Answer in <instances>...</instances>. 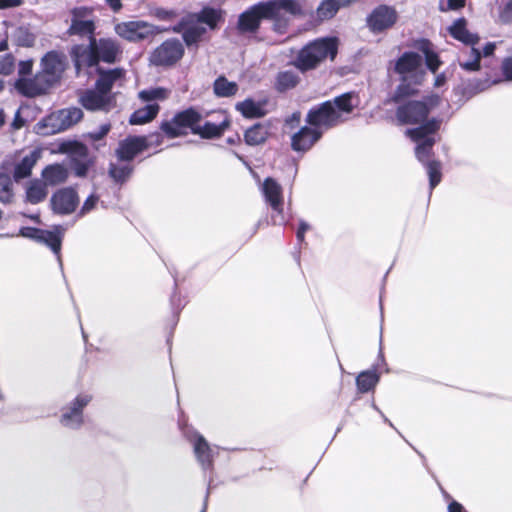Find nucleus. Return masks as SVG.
<instances>
[{"mask_svg":"<svg viewBox=\"0 0 512 512\" xmlns=\"http://www.w3.org/2000/svg\"><path fill=\"white\" fill-rule=\"evenodd\" d=\"M15 58L11 53H7L0 57V74L9 75L13 72Z\"/></svg>","mask_w":512,"mask_h":512,"instance_id":"obj_50","label":"nucleus"},{"mask_svg":"<svg viewBox=\"0 0 512 512\" xmlns=\"http://www.w3.org/2000/svg\"><path fill=\"white\" fill-rule=\"evenodd\" d=\"M111 125L109 123L102 124L97 130L88 133V137L93 141L102 140L110 131Z\"/></svg>","mask_w":512,"mask_h":512,"instance_id":"obj_54","label":"nucleus"},{"mask_svg":"<svg viewBox=\"0 0 512 512\" xmlns=\"http://www.w3.org/2000/svg\"><path fill=\"white\" fill-rule=\"evenodd\" d=\"M262 191L274 212L271 216L273 225H284L282 187L275 179L267 177L263 182Z\"/></svg>","mask_w":512,"mask_h":512,"instance_id":"obj_17","label":"nucleus"},{"mask_svg":"<svg viewBox=\"0 0 512 512\" xmlns=\"http://www.w3.org/2000/svg\"><path fill=\"white\" fill-rule=\"evenodd\" d=\"M268 13H271L270 7H265L263 1L250 6L238 17V31L240 33L257 32L263 19H271Z\"/></svg>","mask_w":512,"mask_h":512,"instance_id":"obj_15","label":"nucleus"},{"mask_svg":"<svg viewBox=\"0 0 512 512\" xmlns=\"http://www.w3.org/2000/svg\"><path fill=\"white\" fill-rule=\"evenodd\" d=\"M385 364L384 355L380 348L377 362L371 369L360 372L356 377L357 390L360 393L373 391L380 381V373L377 371L380 365Z\"/></svg>","mask_w":512,"mask_h":512,"instance_id":"obj_21","label":"nucleus"},{"mask_svg":"<svg viewBox=\"0 0 512 512\" xmlns=\"http://www.w3.org/2000/svg\"><path fill=\"white\" fill-rule=\"evenodd\" d=\"M133 173L134 166L130 163H109L108 176L119 188L124 186L130 180Z\"/></svg>","mask_w":512,"mask_h":512,"instance_id":"obj_30","label":"nucleus"},{"mask_svg":"<svg viewBox=\"0 0 512 512\" xmlns=\"http://www.w3.org/2000/svg\"><path fill=\"white\" fill-rule=\"evenodd\" d=\"M440 101L438 95L427 96L421 101H409L397 108L396 118L401 124H423L427 122L430 111L438 106Z\"/></svg>","mask_w":512,"mask_h":512,"instance_id":"obj_7","label":"nucleus"},{"mask_svg":"<svg viewBox=\"0 0 512 512\" xmlns=\"http://www.w3.org/2000/svg\"><path fill=\"white\" fill-rule=\"evenodd\" d=\"M96 25L94 20H71V24L67 29V34L69 36H88L90 40L92 37H95Z\"/></svg>","mask_w":512,"mask_h":512,"instance_id":"obj_39","label":"nucleus"},{"mask_svg":"<svg viewBox=\"0 0 512 512\" xmlns=\"http://www.w3.org/2000/svg\"><path fill=\"white\" fill-rule=\"evenodd\" d=\"M58 152L67 155V168L78 178H86L96 162L95 157L90 155L88 147L78 140L60 142Z\"/></svg>","mask_w":512,"mask_h":512,"instance_id":"obj_3","label":"nucleus"},{"mask_svg":"<svg viewBox=\"0 0 512 512\" xmlns=\"http://www.w3.org/2000/svg\"><path fill=\"white\" fill-rule=\"evenodd\" d=\"M416 48L424 54L428 69L435 73L441 62L438 55L432 50L431 42L427 39H421L416 43Z\"/></svg>","mask_w":512,"mask_h":512,"instance_id":"obj_40","label":"nucleus"},{"mask_svg":"<svg viewBox=\"0 0 512 512\" xmlns=\"http://www.w3.org/2000/svg\"><path fill=\"white\" fill-rule=\"evenodd\" d=\"M43 234V229L36 227H21L18 235L33 241L38 242L40 235Z\"/></svg>","mask_w":512,"mask_h":512,"instance_id":"obj_51","label":"nucleus"},{"mask_svg":"<svg viewBox=\"0 0 512 512\" xmlns=\"http://www.w3.org/2000/svg\"><path fill=\"white\" fill-rule=\"evenodd\" d=\"M320 64V37L303 46L296 57L289 62L300 72L305 73L315 69Z\"/></svg>","mask_w":512,"mask_h":512,"instance_id":"obj_18","label":"nucleus"},{"mask_svg":"<svg viewBox=\"0 0 512 512\" xmlns=\"http://www.w3.org/2000/svg\"><path fill=\"white\" fill-rule=\"evenodd\" d=\"M197 21L209 26L210 29H215L220 21H223L222 11L212 7H204L196 14Z\"/></svg>","mask_w":512,"mask_h":512,"instance_id":"obj_42","label":"nucleus"},{"mask_svg":"<svg viewBox=\"0 0 512 512\" xmlns=\"http://www.w3.org/2000/svg\"><path fill=\"white\" fill-rule=\"evenodd\" d=\"M183 433L186 439L193 446L195 458L203 471L204 477L207 478L208 476L207 490H210V485L213 480L214 458L218 453L209 444L205 437L193 428L187 427Z\"/></svg>","mask_w":512,"mask_h":512,"instance_id":"obj_5","label":"nucleus"},{"mask_svg":"<svg viewBox=\"0 0 512 512\" xmlns=\"http://www.w3.org/2000/svg\"><path fill=\"white\" fill-rule=\"evenodd\" d=\"M122 54V46L112 38L92 37L88 45L76 44L70 50V57L77 75L80 74L84 66L100 67V62L115 64L121 60Z\"/></svg>","mask_w":512,"mask_h":512,"instance_id":"obj_2","label":"nucleus"},{"mask_svg":"<svg viewBox=\"0 0 512 512\" xmlns=\"http://www.w3.org/2000/svg\"><path fill=\"white\" fill-rule=\"evenodd\" d=\"M500 18L505 23L512 21V1L504 5L500 12Z\"/></svg>","mask_w":512,"mask_h":512,"instance_id":"obj_59","label":"nucleus"},{"mask_svg":"<svg viewBox=\"0 0 512 512\" xmlns=\"http://www.w3.org/2000/svg\"><path fill=\"white\" fill-rule=\"evenodd\" d=\"M235 109L247 119L261 118L266 113L263 104L252 98H246L244 101L238 102Z\"/></svg>","mask_w":512,"mask_h":512,"instance_id":"obj_36","label":"nucleus"},{"mask_svg":"<svg viewBox=\"0 0 512 512\" xmlns=\"http://www.w3.org/2000/svg\"><path fill=\"white\" fill-rule=\"evenodd\" d=\"M78 107H68L51 112L35 125V132L42 136L54 135L68 130L83 118Z\"/></svg>","mask_w":512,"mask_h":512,"instance_id":"obj_4","label":"nucleus"},{"mask_svg":"<svg viewBox=\"0 0 512 512\" xmlns=\"http://www.w3.org/2000/svg\"><path fill=\"white\" fill-rule=\"evenodd\" d=\"M300 82L299 75L291 70L279 71L275 77L274 89L279 93H285L294 89Z\"/></svg>","mask_w":512,"mask_h":512,"instance_id":"obj_34","label":"nucleus"},{"mask_svg":"<svg viewBox=\"0 0 512 512\" xmlns=\"http://www.w3.org/2000/svg\"><path fill=\"white\" fill-rule=\"evenodd\" d=\"M32 68H33L32 60L20 61L19 65H18L19 77H25L26 75H30L32 73Z\"/></svg>","mask_w":512,"mask_h":512,"instance_id":"obj_58","label":"nucleus"},{"mask_svg":"<svg viewBox=\"0 0 512 512\" xmlns=\"http://www.w3.org/2000/svg\"><path fill=\"white\" fill-rule=\"evenodd\" d=\"M184 51L179 39H167L150 53L149 63L155 67H172L183 57Z\"/></svg>","mask_w":512,"mask_h":512,"instance_id":"obj_11","label":"nucleus"},{"mask_svg":"<svg viewBox=\"0 0 512 512\" xmlns=\"http://www.w3.org/2000/svg\"><path fill=\"white\" fill-rule=\"evenodd\" d=\"M99 201V196L95 193L90 194L84 201L80 210L77 213L78 218L84 217L86 214L91 212L97 205Z\"/></svg>","mask_w":512,"mask_h":512,"instance_id":"obj_48","label":"nucleus"},{"mask_svg":"<svg viewBox=\"0 0 512 512\" xmlns=\"http://www.w3.org/2000/svg\"><path fill=\"white\" fill-rule=\"evenodd\" d=\"M13 178L7 173L0 172V202L10 204L14 199Z\"/></svg>","mask_w":512,"mask_h":512,"instance_id":"obj_44","label":"nucleus"},{"mask_svg":"<svg viewBox=\"0 0 512 512\" xmlns=\"http://www.w3.org/2000/svg\"><path fill=\"white\" fill-rule=\"evenodd\" d=\"M114 30L118 36L130 42L145 40L160 32L157 26L140 20L118 23Z\"/></svg>","mask_w":512,"mask_h":512,"instance_id":"obj_13","label":"nucleus"},{"mask_svg":"<svg viewBox=\"0 0 512 512\" xmlns=\"http://www.w3.org/2000/svg\"><path fill=\"white\" fill-rule=\"evenodd\" d=\"M423 64V58L420 54L412 51L404 52L395 62L394 71L406 81V76L417 72Z\"/></svg>","mask_w":512,"mask_h":512,"instance_id":"obj_24","label":"nucleus"},{"mask_svg":"<svg viewBox=\"0 0 512 512\" xmlns=\"http://www.w3.org/2000/svg\"><path fill=\"white\" fill-rule=\"evenodd\" d=\"M448 31L454 39L466 45L475 46L479 42V36L477 34H472L467 30L466 19L463 17L455 20L448 28Z\"/></svg>","mask_w":512,"mask_h":512,"instance_id":"obj_31","label":"nucleus"},{"mask_svg":"<svg viewBox=\"0 0 512 512\" xmlns=\"http://www.w3.org/2000/svg\"><path fill=\"white\" fill-rule=\"evenodd\" d=\"M306 121L313 128L304 126L291 139L292 149L298 152L308 150L320 138V104L309 111Z\"/></svg>","mask_w":512,"mask_h":512,"instance_id":"obj_10","label":"nucleus"},{"mask_svg":"<svg viewBox=\"0 0 512 512\" xmlns=\"http://www.w3.org/2000/svg\"><path fill=\"white\" fill-rule=\"evenodd\" d=\"M170 304H171V307H172L173 316H174V318L177 321L178 320V315H179L181 309L184 307V304L181 303L180 296L178 295V292H177V282L176 281L174 282V291H173V294H172V296L170 298Z\"/></svg>","mask_w":512,"mask_h":512,"instance_id":"obj_52","label":"nucleus"},{"mask_svg":"<svg viewBox=\"0 0 512 512\" xmlns=\"http://www.w3.org/2000/svg\"><path fill=\"white\" fill-rule=\"evenodd\" d=\"M41 158V151L33 149L28 154L23 156L21 160L14 164L12 178L14 182L18 183L23 179H27L32 175V170L38 160Z\"/></svg>","mask_w":512,"mask_h":512,"instance_id":"obj_25","label":"nucleus"},{"mask_svg":"<svg viewBox=\"0 0 512 512\" xmlns=\"http://www.w3.org/2000/svg\"><path fill=\"white\" fill-rule=\"evenodd\" d=\"M413 91V88H411L409 84H406L405 81L402 80V83L397 86L391 99L393 102L399 103L406 97L410 96Z\"/></svg>","mask_w":512,"mask_h":512,"instance_id":"obj_49","label":"nucleus"},{"mask_svg":"<svg viewBox=\"0 0 512 512\" xmlns=\"http://www.w3.org/2000/svg\"><path fill=\"white\" fill-rule=\"evenodd\" d=\"M205 33L206 28L203 26L191 24L183 31L182 38L184 43L190 47L192 45H196Z\"/></svg>","mask_w":512,"mask_h":512,"instance_id":"obj_46","label":"nucleus"},{"mask_svg":"<svg viewBox=\"0 0 512 512\" xmlns=\"http://www.w3.org/2000/svg\"><path fill=\"white\" fill-rule=\"evenodd\" d=\"M41 177L47 186H57L67 181L69 169L62 163L49 164L43 168Z\"/></svg>","mask_w":512,"mask_h":512,"instance_id":"obj_28","label":"nucleus"},{"mask_svg":"<svg viewBox=\"0 0 512 512\" xmlns=\"http://www.w3.org/2000/svg\"><path fill=\"white\" fill-rule=\"evenodd\" d=\"M93 13L92 8L87 6L74 7L70 10L71 20L84 21L85 18Z\"/></svg>","mask_w":512,"mask_h":512,"instance_id":"obj_53","label":"nucleus"},{"mask_svg":"<svg viewBox=\"0 0 512 512\" xmlns=\"http://www.w3.org/2000/svg\"><path fill=\"white\" fill-rule=\"evenodd\" d=\"M442 120L431 118L416 128L407 129L406 135L416 143L415 156L427 170L429 176V187L433 190L441 181V163L432 160L433 146L436 143L437 131L440 129Z\"/></svg>","mask_w":512,"mask_h":512,"instance_id":"obj_1","label":"nucleus"},{"mask_svg":"<svg viewBox=\"0 0 512 512\" xmlns=\"http://www.w3.org/2000/svg\"><path fill=\"white\" fill-rule=\"evenodd\" d=\"M496 49V44L494 42H488L484 47L483 51L481 53V57H489L494 54V51Z\"/></svg>","mask_w":512,"mask_h":512,"instance_id":"obj_63","label":"nucleus"},{"mask_svg":"<svg viewBox=\"0 0 512 512\" xmlns=\"http://www.w3.org/2000/svg\"><path fill=\"white\" fill-rule=\"evenodd\" d=\"M265 7H270L271 13H268L271 19L279 17L281 11L292 15L299 13L300 8L296 0H268L263 1Z\"/></svg>","mask_w":512,"mask_h":512,"instance_id":"obj_35","label":"nucleus"},{"mask_svg":"<svg viewBox=\"0 0 512 512\" xmlns=\"http://www.w3.org/2000/svg\"><path fill=\"white\" fill-rule=\"evenodd\" d=\"M354 94L344 93L333 101L322 102V131L335 127L348 119L355 105L352 104Z\"/></svg>","mask_w":512,"mask_h":512,"instance_id":"obj_6","label":"nucleus"},{"mask_svg":"<svg viewBox=\"0 0 512 512\" xmlns=\"http://www.w3.org/2000/svg\"><path fill=\"white\" fill-rule=\"evenodd\" d=\"M22 3L23 0H0V9L19 7Z\"/></svg>","mask_w":512,"mask_h":512,"instance_id":"obj_62","label":"nucleus"},{"mask_svg":"<svg viewBox=\"0 0 512 512\" xmlns=\"http://www.w3.org/2000/svg\"><path fill=\"white\" fill-rule=\"evenodd\" d=\"M339 44L336 36L322 37V61L327 58L333 61L338 54Z\"/></svg>","mask_w":512,"mask_h":512,"instance_id":"obj_45","label":"nucleus"},{"mask_svg":"<svg viewBox=\"0 0 512 512\" xmlns=\"http://www.w3.org/2000/svg\"><path fill=\"white\" fill-rule=\"evenodd\" d=\"M40 70L60 83L66 70V56L57 50L46 52L40 59Z\"/></svg>","mask_w":512,"mask_h":512,"instance_id":"obj_20","label":"nucleus"},{"mask_svg":"<svg viewBox=\"0 0 512 512\" xmlns=\"http://www.w3.org/2000/svg\"><path fill=\"white\" fill-rule=\"evenodd\" d=\"M36 36L27 26H18L11 34V41L18 47H32Z\"/></svg>","mask_w":512,"mask_h":512,"instance_id":"obj_41","label":"nucleus"},{"mask_svg":"<svg viewBox=\"0 0 512 512\" xmlns=\"http://www.w3.org/2000/svg\"><path fill=\"white\" fill-rule=\"evenodd\" d=\"M358 0H322V20L332 19L341 8L350 7Z\"/></svg>","mask_w":512,"mask_h":512,"instance_id":"obj_43","label":"nucleus"},{"mask_svg":"<svg viewBox=\"0 0 512 512\" xmlns=\"http://www.w3.org/2000/svg\"><path fill=\"white\" fill-rule=\"evenodd\" d=\"M202 120V115L194 107H189L177 112L171 120H164L160 124L161 131L170 139L184 136L187 129L197 127Z\"/></svg>","mask_w":512,"mask_h":512,"instance_id":"obj_8","label":"nucleus"},{"mask_svg":"<svg viewBox=\"0 0 512 512\" xmlns=\"http://www.w3.org/2000/svg\"><path fill=\"white\" fill-rule=\"evenodd\" d=\"M501 71L506 80L512 81V57H506L503 59Z\"/></svg>","mask_w":512,"mask_h":512,"instance_id":"obj_56","label":"nucleus"},{"mask_svg":"<svg viewBox=\"0 0 512 512\" xmlns=\"http://www.w3.org/2000/svg\"><path fill=\"white\" fill-rule=\"evenodd\" d=\"M310 225L305 220H299L298 228L296 230V239L298 244L304 243L305 233L310 229Z\"/></svg>","mask_w":512,"mask_h":512,"instance_id":"obj_57","label":"nucleus"},{"mask_svg":"<svg viewBox=\"0 0 512 512\" xmlns=\"http://www.w3.org/2000/svg\"><path fill=\"white\" fill-rule=\"evenodd\" d=\"M301 119V113L299 111L293 112L290 117L285 120V126L290 129H295Z\"/></svg>","mask_w":512,"mask_h":512,"instance_id":"obj_60","label":"nucleus"},{"mask_svg":"<svg viewBox=\"0 0 512 512\" xmlns=\"http://www.w3.org/2000/svg\"><path fill=\"white\" fill-rule=\"evenodd\" d=\"M397 19L398 13L394 7L381 4L366 17V26L372 33L378 34L393 27Z\"/></svg>","mask_w":512,"mask_h":512,"instance_id":"obj_16","label":"nucleus"},{"mask_svg":"<svg viewBox=\"0 0 512 512\" xmlns=\"http://www.w3.org/2000/svg\"><path fill=\"white\" fill-rule=\"evenodd\" d=\"M160 106L157 103H148L135 110L129 118L131 125H143L151 122L159 113Z\"/></svg>","mask_w":512,"mask_h":512,"instance_id":"obj_33","label":"nucleus"},{"mask_svg":"<svg viewBox=\"0 0 512 512\" xmlns=\"http://www.w3.org/2000/svg\"><path fill=\"white\" fill-rule=\"evenodd\" d=\"M65 229L62 225H54L51 230L43 229V234L40 235L38 243L45 244L56 255L60 267L62 268L61 261V247L64 237Z\"/></svg>","mask_w":512,"mask_h":512,"instance_id":"obj_26","label":"nucleus"},{"mask_svg":"<svg viewBox=\"0 0 512 512\" xmlns=\"http://www.w3.org/2000/svg\"><path fill=\"white\" fill-rule=\"evenodd\" d=\"M111 96L99 89H87L79 97L80 104L89 111H104L107 110L111 103Z\"/></svg>","mask_w":512,"mask_h":512,"instance_id":"obj_23","label":"nucleus"},{"mask_svg":"<svg viewBox=\"0 0 512 512\" xmlns=\"http://www.w3.org/2000/svg\"><path fill=\"white\" fill-rule=\"evenodd\" d=\"M466 0H447V6L444 7L443 1L439 3V9L442 12H446L448 10H458L465 6Z\"/></svg>","mask_w":512,"mask_h":512,"instance_id":"obj_55","label":"nucleus"},{"mask_svg":"<svg viewBox=\"0 0 512 512\" xmlns=\"http://www.w3.org/2000/svg\"><path fill=\"white\" fill-rule=\"evenodd\" d=\"M150 144L146 136H127L118 143L115 156L121 162H131L134 158L147 150Z\"/></svg>","mask_w":512,"mask_h":512,"instance_id":"obj_19","label":"nucleus"},{"mask_svg":"<svg viewBox=\"0 0 512 512\" xmlns=\"http://www.w3.org/2000/svg\"><path fill=\"white\" fill-rule=\"evenodd\" d=\"M79 205V195L72 187H63L56 190L50 198V208L56 215L67 216L74 213Z\"/></svg>","mask_w":512,"mask_h":512,"instance_id":"obj_14","label":"nucleus"},{"mask_svg":"<svg viewBox=\"0 0 512 512\" xmlns=\"http://www.w3.org/2000/svg\"><path fill=\"white\" fill-rule=\"evenodd\" d=\"M239 86L234 81H229L225 76H219L213 83V92L219 98H228L238 92Z\"/></svg>","mask_w":512,"mask_h":512,"instance_id":"obj_38","label":"nucleus"},{"mask_svg":"<svg viewBox=\"0 0 512 512\" xmlns=\"http://www.w3.org/2000/svg\"><path fill=\"white\" fill-rule=\"evenodd\" d=\"M58 84L60 83L39 69L33 77H19L15 81L14 87L20 95L26 98H36L47 95Z\"/></svg>","mask_w":512,"mask_h":512,"instance_id":"obj_9","label":"nucleus"},{"mask_svg":"<svg viewBox=\"0 0 512 512\" xmlns=\"http://www.w3.org/2000/svg\"><path fill=\"white\" fill-rule=\"evenodd\" d=\"M167 95L168 91L163 87L144 89L139 92V98L142 101L147 102V104L155 100H164L167 98Z\"/></svg>","mask_w":512,"mask_h":512,"instance_id":"obj_47","label":"nucleus"},{"mask_svg":"<svg viewBox=\"0 0 512 512\" xmlns=\"http://www.w3.org/2000/svg\"><path fill=\"white\" fill-rule=\"evenodd\" d=\"M105 2L115 13L119 12L123 6L121 0H105Z\"/></svg>","mask_w":512,"mask_h":512,"instance_id":"obj_64","label":"nucleus"},{"mask_svg":"<svg viewBox=\"0 0 512 512\" xmlns=\"http://www.w3.org/2000/svg\"><path fill=\"white\" fill-rule=\"evenodd\" d=\"M48 196V186L42 179L34 178L26 183L25 197L26 203L37 205L43 202Z\"/></svg>","mask_w":512,"mask_h":512,"instance_id":"obj_29","label":"nucleus"},{"mask_svg":"<svg viewBox=\"0 0 512 512\" xmlns=\"http://www.w3.org/2000/svg\"><path fill=\"white\" fill-rule=\"evenodd\" d=\"M481 52L475 46H470L461 51L458 57L460 68L466 72H476L480 70Z\"/></svg>","mask_w":512,"mask_h":512,"instance_id":"obj_32","label":"nucleus"},{"mask_svg":"<svg viewBox=\"0 0 512 512\" xmlns=\"http://www.w3.org/2000/svg\"><path fill=\"white\" fill-rule=\"evenodd\" d=\"M268 137V128L261 123H256L249 127L244 133V141L249 146H257L266 141Z\"/></svg>","mask_w":512,"mask_h":512,"instance_id":"obj_37","label":"nucleus"},{"mask_svg":"<svg viewBox=\"0 0 512 512\" xmlns=\"http://www.w3.org/2000/svg\"><path fill=\"white\" fill-rule=\"evenodd\" d=\"M26 123V120L21 116L20 110H17L11 126L14 130L21 129Z\"/></svg>","mask_w":512,"mask_h":512,"instance_id":"obj_61","label":"nucleus"},{"mask_svg":"<svg viewBox=\"0 0 512 512\" xmlns=\"http://www.w3.org/2000/svg\"><path fill=\"white\" fill-rule=\"evenodd\" d=\"M231 122L227 115L219 123L211 121L204 122L203 125H197L192 129V134L200 136L202 139H217L229 128Z\"/></svg>","mask_w":512,"mask_h":512,"instance_id":"obj_27","label":"nucleus"},{"mask_svg":"<svg viewBox=\"0 0 512 512\" xmlns=\"http://www.w3.org/2000/svg\"><path fill=\"white\" fill-rule=\"evenodd\" d=\"M96 73L98 74V78L95 82V88L110 96L114 84L125 77L126 71L122 67L112 69L96 67Z\"/></svg>","mask_w":512,"mask_h":512,"instance_id":"obj_22","label":"nucleus"},{"mask_svg":"<svg viewBox=\"0 0 512 512\" xmlns=\"http://www.w3.org/2000/svg\"><path fill=\"white\" fill-rule=\"evenodd\" d=\"M92 396L86 393L78 394L73 400L68 402L61 409L60 423L62 426L78 430L84 423L83 411L91 402Z\"/></svg>","mask_w":512,"mask_h":512,"instance_id":"obj_12","label":"nucleus"}]
</instances>
